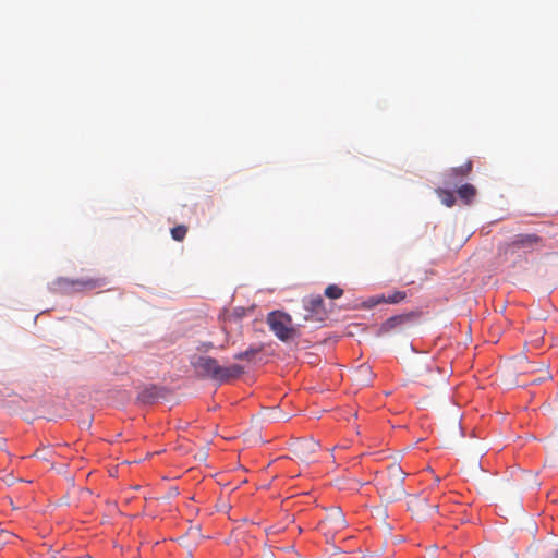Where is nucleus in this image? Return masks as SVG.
Segmentation results:
<instances>
[{
    "label": "nucleus",
    "instance_id": "nucleus-1",
    "mask_svg": "<svg viewBox=\"0 0 558 558\" xmlns=\"http://www.w3.org/2000/svg\"><path fill=\"white\" fill-rule=\"evenodd\" d=\"M191 366L199 379L210 380L217 385L230 384L245 373V366L240 363L220 362L206 354H194Z\"/></svg>",
    "mask_w": 558,
    "mask_h": 558
},
{
    "label": "nucleus",
    "instance_id": "nucleus-2",
    "mask_svg": "<svg viewBox=\"0 0 558 558\" xmlns=\"http://www.w3.org/2000/svg\"><path fill=\"white\" fill-rule=\"evenodd\" d=\"M546 247V240L537 233H518L498 246V253L507 260L526 258Z\"/></svg>",
    "mask_w": 558,
    "mask_h": 558
},
{
    "label": "nucleus",
    "instance_id": "nucleus-3",
    "mask_svg": "<svg viewBox=\"0 0 558 558\" xmlns=\"http://www.w3.org/2000/svg\"><path fill=\"white\" fill-rule=\"evenodd\" d=\"M405 473L399 464H391L387 473L377 480V490L386 502H393L404 495Z\"/></svg>",
    "mask_w": 558,
    "mask_h": 558
},
{
    "label": "nucleus",
    "instance_id": "nucleus-4",
    "mask_svg": "<svg viewBox=\"0 0 558 558\" xmlns=\"http://www.w3.org/2000/svg\"><path fill=\"white\" fill-rule=\"evenodd\" d=\"M106 278H84L69 279L64 277L57 278L50 283V290L59 294H73L83 291H92L102 288L107 284Z\"/></svg>",
    "mask_w": 558,
    "mask_h": 558
},
{
    "label": "nucleus",
    "instance_id": "nucleus-5",
    "mask_svg": "<svg viewBox=\"0 0 558 558\" xmlns=\"http://www.w3.org/2000/svg\"><path fill=\"white\" fill-rule=\"evenodd\" d=\"M420 316V312L412 311L389 317L380 325L378 332L379 335L404 332L417 324Z\"/></svg>",
    "mask_w": 558,
    "mask_h": 558
},
{
    "label": "nucleus",
    "instance_id": "nucleus-6",
    "mask_svg": "<svg viewBox=\"0 0 558 558\" xmlns=\"http://www.w3.org/2000/svg\"><path fill=\"white\" fill-rule=\"evenodd\" d=\"M270 330L282 341L294 339L298 331L291 325V317L281 312H271L267 317Z\"/></svg>",
    "mask_w": 558,
    "mask_h": 558
},
{
    "label": "nucleus",
    "instance_id": "nucleus-7",
    "mask_svg": "<svg viewBox=\"0 0 558 558\" xmlns=\"http://www.w3.org/2000/svg\"><path fill=\"white\" fill-rule=\"evenodd\" d=\"M303 318L305 322L323 323L328 318V311L322 295H310L303 299Z\"/></svg>",
    "mask_w": 558,
    "mask_h": 558
},
{
    "label": "nucleus",
    "instance_id": "nucleus-8",
    "mask_svg": "<svg viewBox=\"0 0 558 558\" xmlns=\"http://www.w3.org/2000/svg\"><path fill=\"white\" fill-rule=\"evenodd\" d=\"M233 360L236 363L245 366V369L251 365H262L275 363L270 351H240L234 354Z\"/></svg>",
    "mask_w": 558,
    "mask_h": 558
},
{
    "label": "nucleus",
    "instance_id": "nucleus-9",
    "mask_svg": "<svg viewBox=\"0 0 558 558\" xmlns=\"http://www.w3.org/2000/svg\"><path fill=\"white\" fill-rule=\"evenodd\" d=\"M408 508L418 519L425 518L430 511L437 509V505L429 506L425 497L414 496L408 501Z\"/></svg>",
    "mask_w": 558,
    "mask_h": 558
},
{
    "label": "nucleus",
    "instance_id": "nucleus-10",
    "mask_svg": "<svg viewBox=\"0 0 558 558\" xmlns=\"http://www.w3.org/2000/svg\"><path fill=\"white\" fill-rule=\"evenodd\" d=\"M167 390L162 387L150 385L144 387L137 396V399L144 404H153L160 399L166 398Z\"/></svg>",
    "mask_w": 558,
    "mask_h": 558
},
{
    "label": "nucleus",
    "instance_id": "nucleus-11",
    "mask_svg": "<svg viewBox=\"0 0 558 558\" xmlns=\"http://www.w3.org/2000/svg\"><path fill=\"white\" fill-rule=\"evenodd\" d=\"M318 447L319 444L314 439L301 440L295 444L294 452L301 460L307 461L317 451Z\"/></svg>",
    "mask_w": 558,
    "mask_h": 558
},
{
    "label": "nucleus",
    "instance_id": "nucleus-12",
    "mask_svg": "<svg viewBox=\"0 0 558 558\" xmlns=\"http://www.w3.org/2000/svg\"><path fill=\"white\" fill-rule=\"evenodd\" d=\"M405 298H407V292L395 291L392 293L373 296L368 300V303H369V306H375L380 303L397 304V303L402 302Z\"/></svg>",
    "mask_w": 558,
    "mask_h": 558
},
{
    "label": "nucleus",
    "instance_id": "nucleus-13",
    "mask_svg": "<svg viewBox=\"0 0 558 558\" xmlns=\"http://www.w3.org/2000/svg\"><path fill=\"white\" fill-rule=\"evenodd\" d=\"M324 525H329L330 529L339 531L345 526V519L343 513L335 509L326 517Z\"/></svg>",
    "mask_w": 558,
    "mask_h": 558
},
{
    "label": "nucleus",
    "instance_id": "nucleus-14",
    "mask_svg": "<svg viewBox=\"0 0 558 558\" xmlns=\"http://www.w3.org/2000/svg\"><path fill=\"white\" fill-rule=\"evenodd\" d=\"M271 356L275 359V363L283 364L286 366L292 365L299 357L294 354V351H270Z\"/></svg>",
    "mask_w": 558,
    "mask_h": 558
},
{
    "label": "nucleus",
    "instance_id": "nucleus-15",
    "mask_svg": "<svg viewBox=\"0 0 558 558\" xmlns=\"http://www.w3.org/2000/svg\"><path fill=\"white\" fill-rule=\"evenodd\" d=\"M473 165L471 160H468L465 163H463L460 167H454L449 170L447 173L448 181L453 182L458 178H464L468 177L472 171Z\"/></svg>",
    "mask_w": 558,
    "mask_h": 558
},
{
    "label": "nucleus",
    "instance_id": "nucleus-16",
    "mask_svg": "<svg viewBox=\"0 0 558 558\" xmlns=\"http://www.w3.org/2000/svg\"><path fill=\"white\" fill-rule=\"evenodd\" d=\"M458 195L465 204H469L475 197L476 189L472 184L465 183L458 189Z\"/></svg>",
    "mask_w": 558,
    "mask_h": 558
},
{
    "label": "nucleus",
    "instance_id": "nucleus-17",
    "mask_svg": "<svg viewBox=\"0 0 558 558\" xmlns=\"http://www.w3.org/2000/svg\"><path fill=\"white\" fill-rule=\"evenodd\" d=\"M437 193H438L439 198L446 206L451 207L454 204L456 197L452 192L447 191V190H438Z\"/></svg>",
    "mask_w": 558,
    "mask_h": 558
},
{
    "label": "nucleus",
    "instance_id": "nucleus-18",
    "mask_svg": "<svg viewBox=\"0 0 558 558\" xmlns=\"http://www.w3.org/2000/svg\"><path fill=\"white\" fill-rule=\"evenodd\" d=\"M324 294L329 299H339L343 295V290L338 287L337 284H329L326 289Z\"/></svg>",
    "mask_w": 558,
    "mask_h": 558
},
{
    "label": "nucleus",
    "instance_id": "nucleus-19",
    "mask_svg": "<svg viewBox=\"0 0 558 558\" xmlns=\"http://www.w3.org/2000/svg\"><path fill=\"white\" fill-rule=\"evenodd\" d=\"M187 233V228L184 225H179L171 229V236L175 241H183Z\"/></svg>",
    "mask_w": 558,
    "mask_h": 558
},
{
    "label": "nucleus",
    "instance_id": "nucleus-20",
    "mask_svg": "<svg viewBox=\"0 0 558 558\" xmlns=\"http://www.w3.org/2000/svg\"><path fill=\"white\" fill-rule=\"evenodd\" d=\"M301 361L310 365H316L319 363L320 359L314 351H305Z\"/></svg>",
    "mask_w": 558,
    "mask_h": 558
},
{
    "label": "nucleus",
    "instance_id": "nucleus-21",
    "mask_svg": "<svg viewBox=\"0 0 558 558\" xmlns=\"http://www.w3.org/2000/svg\"><path fill=\"white\" fill-rule=\"evenodd\" d=\"M532 344L534 347L548 345L549 349H554L558 347V337L551 338V341L549 343L546 342L544 337H538L532 341Z\"/></svg>",
    "mask_w": 558,
    "mask_h": 558
},
{
    "label": "nucleus",
    "instance_id": "nucleus-22",
    "mask_svg": "<svg viewBox=\"0 0 558 558\" xmlns=\"http://www.w3.org/2000/svg\"><path fill=\"white\" fill-rule=\"evenodd\" d=\"M371 374V368L367 365L363 364L357 367V376L361 380L369 381Z\"/></svg>",
    "mask_w": 558,
    "mask_h": 558
},
{
    "label": "nucleus",
    "instance_id": "nucleus-23",
    "mask_svg": "<svg viewBox=\"0 0 558 558\" xmlns=\"http://www.w3.org/2000/svg\"><path fill=\"white\" fill-rule=\"evenodd\" d=\"M35 456L43 459V460H48L49 457H48V452H46L45 450H37L35 452Z\"/></svg>",
    "mask_w": 558,
    "mask_h": 558
},
{
    "label": "nucleus",
    "instance_id": "nucleus-24",
    "mask_svg": "<svg viewBox=\"0 0 558 558\" xmlns=\"http://www.w3.org/2000/svg\"><path fill=\"white\" fill-rule=\"evenodd\" d=\"M12 536L10 532L1 531L0 532V538L2 542H9V538Z\"/></svg>",
    "mask_w": 558,
    "mask_h": 558
}]
</instances>
